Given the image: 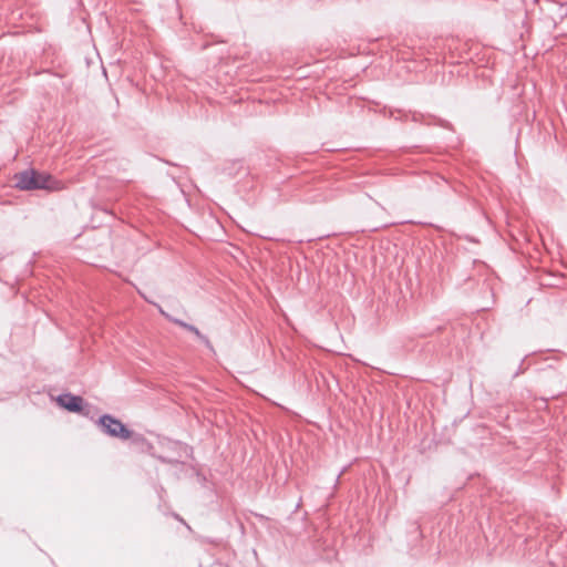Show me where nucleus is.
I'll return each instance as SVG.
<instances>
[{
	"mask_svg": "<svg viewBox=\"0 0 567 567\" xmlns=\"http://www.w3.org/2000/svg\"><path fill=\"white\" fill-rule=\"evenodd\" d=\"M14 186L22 190L53 189L54 181L51 175L33 168L22 171L13 176Z\"/></svg>",
	"mask_w": 567,
	"mask_h": 567,
	"instance_id": "f03ea898",
	"label": "nucleus"
},
{
	"mask_svg": "<svg viewBox=\"0 0 567 567\" xmlns=\"http://www.w3.org/2000/svg\"><path fill=\"white\" fill-rule=\"evenodd\" d=\"M96 424L107 436L122 441L132 440L134 444H143L146 442L144 435L134 433L121 420L111 414H103L100 416Z\"/></svg>",
	"mask_w": 567,
	"mask_h": 567,
	"instance_id": "f257e3e1",
	"label": "nucleus"
},
{
	"mask_svg": "<svg viewBox=\"0 0 567 567\" xmlns=\"http://www.w3.org/2000/svg\"><path fill=\"white\" fill-rule=\"evenodd\" d=\"M56 402L61 408L70 412L83 413L84 400L79 395L63 393L56 398Z\"/></svg>",
	"mask_w": 567,
	"mask_h": 567,
	"instance_id": "7ed1b4c3",
	"label": "nucleus"
},
{
	"mask_svg": "<svg viewBox=\"0 0 567 567\" xmlns=\"http://www.w3.org/2000/svg\"><path fill=\"white\" fill-rule=\"evenodd\" d=\"M163 316H165L169 321L174 322L175 324L186 329L187 331L194 333L202 342H204V344L208 348H212V343L209 341V339L204 336L195 326L193 324H189L183 320H179V319H176V318H173L171 317L168 313L164 312V310H159Z\"/></svg>",
	"mask_w": 567,
	"mask_h": 567,
	"instance_id": "20e7f679",
	"label": "nucleus"
}]
</instances>
